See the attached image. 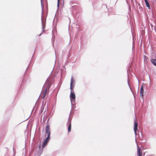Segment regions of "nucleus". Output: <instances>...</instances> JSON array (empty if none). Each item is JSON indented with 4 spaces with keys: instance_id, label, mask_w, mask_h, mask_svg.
<instances>
[{
    "instance_id": "12",
    "label": "nucleus",
    "mask_w": 156,
    "mask_h": 156,
    "mask_svg": "<svg viewBox=\"0 0 156 156\" xmlns=\"http://www.w3.org/2000/svg\"><path fill=\"white\" fill-rule=\"evenodd\" d=\"M74 86V85H70V89L71 90V92H74V91L73 90V88Z\"/></svg>"
},
{
    "instance_id": "5",
    "label": "nucleus",
    "mask_w": 156,
    "mask_h": 156,
    "mask_svg": "<svg viewBox=\"0 0 156 156\" xmlns=\"http://www.w3.org/2000/svg\"><path fill=\"white\" fill-rule=\"evenodd\" d=\"M70 97L72 101H74V100L75 101L76 97L74 92H70Z\"/></svg>"
},
{
    "instance_id": "3",
    "label": "nucleus",
    "mask_w": 156,
    "mask_h": 156,
    "mask_svg": "<svg viewBox=\"0 0 156 156\" xmlns=\"http://www.w3.org/2000/svg\"><path fill=\"white\" fill-rule=\"evenodd\" d=\"M137 126L138 122L136 120H135L134 125V131L136 135V131H137Z\"/></svg>"
},
{
    "instance_id": "9",
    "label": "nucleus",
    "mask_w": 156,
    "mask_h": 156,
    "mask_svg": "<svg viewBox=\"0 0 156 156\" xmlns=\"http://www.w3.org/2000/svg\"><path fill=\"white\" fill-rule=\"evenodd\" d=\"M74 80L73 79V77L72 76L71 80L70 85H74Z\"/></svg>"
},
{
    "instance_id": "11",
    "label": "nucleus",
    "mask_w": 156,
    "mask_h": 156,
    "mask_svg": "<svg viewBox=\"0 0 156 156\" xmlns=\"http://www.w3.org/2000/svg\"><path fill=\"white\" fill-rule=\"evenodd\" d=\"M146 5L147 7H148V8H150V5H149V3H148V1L147 0H144Z\"/></svg>"
},
{
    "instance_id": "10",
    "label": "nucleus",
    "mask_w": 156,
    "mask_h": 156,
    "mask_svg": "<svg viewBox=\"0 0 156 156\" xmlns=\"http://www.w3.org/2000/svg\"><path fill=\"white\" fill-rule=\"evenodd\" d=\"M151 61V63L156 66V59H152Z\"/></svg>"
},
{
    "instance_id": "2",
    "label": "nucleus",
    "mask_w": 156,
    "mask_h": 156,
    "mask_svg": "<svg viewBox=\"0 0 156 156\" xmlns=\"http://www.w3.org/2000/svg\"><path fill=\"white\" fill-rule=\"evenodd\" d=\"M46 133L48 134V136H50V129L49 124H47L45 127Z\"/></svg>"
},
{
    "instance_id": "13",
    "label": "nucleus",
    "mask_w": 156,
    "mask_h": 156,
    "mask_svg": "<svg viewBox=\"0 0 156 156\" xmlns=\"http://www.w3.org/2000/svg\"><path fill=\"white\" fill-rule=\"evenodd\" d=\"M144 60H147L148 59V58L146 55L144 56Z\"/></svg>"
},
{
    "instance_id": "4",
    "label": "nucleus",
    "mask_w": 156,
    "mask_h": 156,
    "mask_svg": "<svg viewBox=\"0 0 156 156\" xmlns=\"http://www.w3.org/2000/svg\"><path fill=\"white\" fill-rule=\"evenodd\" d=\"M50 136H48L47 138L44 140L43 144L42 147H45L46 144H47L48 141L50 139Z\"/></svg>"
},
{
    "instance_id": "14",
    "label": "nucleus",
    "mask_w": 156,
    "mask_h": 156,
    "mask_svg": "<svg viewBox=\"0 0 156 156\" xmlns=\"http://www.w3.org/2000/svg\"><path fill=\"white\" fill-rule=\"evenodd\" d=\"M60 2V0H58V3H57V6H59V4Z\"/></svg>"
},
{
    "instance_id": "15",
    "label": "nucleus",
    "mask_w": 156,
    "mask_h": 156,
    "mask_svg": "<svg viewBox=\"0 0 156 156\" xmlns=\"http://www.w3.org/2000/svg\"><path fill=\"white\" fill-rule=\"evenodd\" d=\"M41 34H40L39 36H40L41 35Z\"/></svg>"
},
{
    "instance_id": "7",
    "label": "nucleus",
    "mask_w": 156,
    "mask_h": 156,
    "mask_svg": "<svg viewBox=\"0 0 156 156\" xmlns=\"http://www.w3.org/2000/svg\"><path fill=\"white\" fill-rule=\"evenodd\" d=\"M71 121L69 122V125L68 127V131L69 133L71 131Z\"/></svg>"
},
{
    "instance_id": "6",
    "label": "nucleus",
    "mask_w": 156,
    "mask_h": 156,
    "mask_svg": "<svg viewBox=\"0 0 156 156\" xmlns=\"http://www.w3.org/2000/svg\"><path fill=\"white\" fill-rule=\"evenodd\" d=\"M137 153L138 156H142V151L140 147H138L137 149Z\"/></svg>"
},
{
    "instance_id": "1",
    "label": "nucleus",
    "mask_w": 156,
    "mask_h": 156,
    "mask_svg": "<svg viewBox=\"0 0 156 156\" xmlns=\"http://www.w3.org/2000/svg\"><path fill=\"white\" fill-rule=\"evenodd\" d=\"M52 84L51 80L48 79L46 81L44 84L43 88L41 93V97L42 98H44L47 94L48 90Z\"/></svg>"
},
{
    "instance_id": "8",
    "label": "nucleus",
    "mask_w": 156,
    "mask_h": 156,
    "mask_svg": "<svg viewBox=\"0 0 156 156\" xmlns=\"http://www.w3.org/2000/svg\"><path fill=\"white\" fill-rule=\"evenodd\" d=\"M144 92V90L143 89V86H142L140 88V96H142V97H143V94Z\"/></svg>"
}]
</instances>
